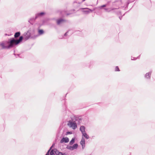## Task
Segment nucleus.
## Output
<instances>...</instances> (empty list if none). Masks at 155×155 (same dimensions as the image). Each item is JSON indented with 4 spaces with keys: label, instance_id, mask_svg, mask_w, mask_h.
Returning a JSON list of instances; mask_svg holds the SVG:
<instances>
[{
    "label": "nucleus",
    "instance_id": "nucleus-15",
    "mask_svg": "<svg viewBox=\"0 0 155 155\" xmlns=\"http://www.w3.org/2000/svg\"><path fill=\"white\" fill-rule=\"evenodd\" d=\"M20 32H17L15 33L14 35V37L15 38H17L20 36Z\"/></svg>",
    "mask_w": 155,
    "mask_h": 155
},
{
    "label": "nucleus",
    "instance_id": "nucleus-16",
    "mask_svg": "<svg viewBox=\"0 0 155 155\" xmlns=\"http://www.w3.org/2000/svg\"><path fill=\"white\" fill-rule=\"evenodd\" d=\"M78 146V144H77V143L74 144L73 146H72V149H73V150H74V149H76L77 148Z\"/></svg>",
    "mask_w": 155,
    "mask_h": 155
},
{
    "label": "nucleus",
    "instance_id": "nucleus-36",
    "mask_svg": "<svg viewBox=\"0 0 155 155\" xmlns=\"http://www.w3.org/2000/svg\"><path fill=\"white\" fill-rule=\"evenodd\" d=\"M129 2H127V5H128L129 4Z\"/></svg>",
    "mask_w": 155,
    "mask_h": 155
},
{
    "label": "nucleus",
    "instance_id": "nucleus-19",
    "mask_svg": "<svg viewBox=\"0 0 155 155\" xmlns=\"http://www.w3.org/2000/svg\"><path fill=\"white\" fill-rule=\"evenodd\" d=\"M44 33V31L43 30H39L38 31V33L40 35Z\"/></svg>",
    "mask_w": 155,
    "mask_h": 155
},
{
    "label": "nucleus",
    "instance_id": "nucleus-17",
    "mask_svg": "<svg viewBox=\"0 0 155 155\" xmlns=\"http://www.w3.org/2000/svg\"><path fill=\"white\" fill-rule=\"evenodd\" d=\"M74 141H75V139H74V138H72V139H71V140L69 144L70 145H72V144H73L74 143Z\"/></svg>",
    "mask_w": 155,
    "mask_h": 155
},
{
    "label": "nucleus",
    "instance_id": "nucleus-21",
    "mask_svg": "<svg viewBox=\"0 0 155 155\" xmlns=\"http://www.w3.org/2000/svg\"><path fill=\"white\" fill-rule=\"evenodd\" d=\"M66 148L69 150H73L72 147L68 145L66 147Z\"/></svg>",
    "mask_w": 155,
    "mask_h": 155
},
{
    "label": "nucleus",
    "instance_id": "nucleus-34",
    "mask_svg": "<svg viewBox=\"0 0 155 155\" xmlns=\"http://www.w3.org/2000/svg\"><path fill=\"white\" fill-rule=\"evenodd\" d=\"M52 147H52V146H51V147H50V149H50L51 150V148H52Z\"/></svg>",
    "mask_w": 155,
    "mask_h": 155
},
{
    "label": "nucleus",
    "instance_id": "nucleus-23",
    "mask_svg": "<svg viewBox=\"0 0 155 155\" xmlns=\"http://www.w3.org/2000/svg\"><path fill=\"white\" fill-rule=\"evenodd\" d=\"M140 55H139L138 57H137V58H135L134 57H132L131 58V60H136L137 58H139L140 57Z\"/></svg>",
    "mask_w": 155,
    "mask_h": 155
},
{
    "label": "nucleus",
    "instance_id": "nucleus-22",
    "mask_svg": "<svg viewBox=\"0 0 155 155\" xmlns=\"http://www.w3.org/2000/svg\"><path fill=\"white\" fill-rule=\"evenodd\" d=\"M115 71H119L120 70L118 67V66H116L115 68Z\"/></svg>",
    "mask_w": 155,
    "mask_h": 155
},
{
    "label": "nucleus",
    "instance_id": "nucleus-13",
    "mask_svg": "<svg viewBox=\"0 0 155 155\" xmlns=\"http://www.w3.org/2000/svg\"><path fill=\"white\" fill-rule=\"evenodd\" d=\"M37 18H35H35L33 17L32 18H30L29 20L28 21V22L30 23L31 24H32L33 23L32 22L34 21L35 19H36Z\"/></svg>",
    "mask_w": 155,
    "mask_h": 155
},
{
    "label": "nucleus",
    "instance_id": "nucleus-31",
    "mask_svg": "<svg viewBox=\"0 0 155 155\" xmlns=\"http://www.w3.org/2000/svg\"><path fill=\"white\" fill-rule=\"evenodd\" d=\"M119 18H120V19L121 20V19L122 18V16H120L119 17Z\"/></svg>",
    "mask_w": 155,
    "mask_h": 155
},
{
    "label": "nucleus",
    "instance_id": "nucleus-26",
    "mask_svg": "<svg viewBox=\"0 0 155 155\" xmlns=\"http://www.w3.org/2000/svg\"><path fill=\"white\" fill-rule=\"evenodd\" d=\"M65 153H63L62 152H60L58 155H65Z\"/></svg>",
    "mask_w": 155,
    "mask_h": 155
},
{
    "label": "nucleus",
    "instance_id": "nucleus-25",
    "mask_svg": "<svg viewBox=\"0 0 155 155\" xmlns=\"http://www.w3.org/2000/svg\"><path fill=\"white\" fill-rule=\"evenodd\" d=\"M106 5H102L99 8L100 9H101L103 7H105L106 6Z\"/></svg>",
    "mask_w": 155,
    "mask_h": 155
},
{
    "label": "nucleus",
    "instance_id": "nucleus-33",
    "mask_svg": "<svg viewBox=\"0 0 155 155\" xmlns=\"http://www.w3.org/2000/svg\"><path fill=\"white\" fill-rule=\"evenodd\" d=\"M118 13H117V14H121V12H120V11L118 12Z\"/></svg>",
    "mask_w": 155,
    "mask_h": 155
},
{
    "label": "nucleus",
    "instance_id": "nucleus-38",
    "mask_svg": "<svg viewBox=\"0 0 155 155\" xmlns=\"http://www.w3.org/2000/svg\"><path fill=\"white\" fill-rule=\"evenodd\" d=\"M91 155V154H90V155Z\"/></svg>",
    "mask_w": 155,
    "mask_h": 155
},
{
    "label": "nucleus",
    "instance_id": "nucleus-32",
    "mask_svg": "<svg viewBox=\"0 0 155 155\" xmlns=\"http://www.w3.org/2000/svg\"><path fill=\"white\" fill-rule=\"evenodd\" d=\"M71 14V13H67V14H66V15H69Z\"/></svg>",
    "mask_w": 155,
    "mask_h": 155
},
{
    "label": "nucleus",
    "instance_id": "nucleus-18",
    "mask_svg": "<svg viewBox=\"0 0 155 155\" xmlns=\"http://www.w3.org/2000/svg\"><path fill=\"white\" fill-rule=\"evenodd\" d=\"M54 152L55 154L57 155H58L60 152L57 149H54Z\"/></svg>",
    "mask_w": 155,
    "mask_h": 155
},
{
    "label": "nucleus",
    "instance_id": "nucleus-28",
    "mask_svg": "<svg viewBox=\"0 0 155 155\" xmlns=\"http://www.w3.org/2000/svg\"><path fill=\"white\" fill-rule=\"evenodd\" d=\"M14 54V55H15V57H16V58H17V56H16V55H17V56H18V57H19V55H20V54H17V55H16V54Z\"/></svg>",
    "mask_w": 155,
    "mask_h": 155
},
{
    "label": "nucleus",
    "instance_id": "nucleus-1",
    "mask_svg": "<svg viewBox=\"0 0 155 155\" xmlns=\"http://www.w3.org/2000/svg\"><path fill=\"white\" fill-rule=\"evenodd\" d=\"M23 39V37L21 36L18 40L12 38L9 39V41H3L0 42V50L8 49L13 47L21 42Z\"/></svg>",
    "mask_w": 155,
    "mask_h": 155
},
{
    "label": "nucleus",
    "instance_id": "nucleus-6",
    "mask_svg": "<svg viewBox=\"0 0 155 155\" xmlns=\"http://www.w3.org/2000/svg\"><path fill=\"white\" fill-rule=\"evenodd\" d=\"M80 9H82V12L86 14H88L93 11L92 10L88 8H81Z\"/></svg>",
    "mask_w": 155,
    "mask_h": 155
},
{
    "label": "nucleus",
    "instance_id": "nucleus-2",
    "mask_svg": "<svg viewBox=\"0 0 155 155\" xmlns=\"http://www.w3.org/2000/svg\"><path fill=\"white\" fill-rule=\"evenodd\" d=\"M67 125L69 127L72 128L73 130L75 129L77 127L76 123L72 118L71 120L68 121Z\"/></svg>",
    "mask_w": 155,
    "mask_h": 155
},
{
    "label": "nucleus",
    "instance_id": "nucleus-35",
    "mask_svg": "<svg viewBox=\"0 0 155 155\" xmlns=\"http://www.w3.org/2000/svg\"><path fill=\"white\" fill-rule=\"evenodd\" d=\"M54 143L52 144V146H52V147H53V146H54Z\"/></svg>",
    "mask_w": 155,
    "mask_h": 155
},
{
    "label": "nucleus",
    "instance_id": "nucleus-3",
    "mask_svg": "<svg viewBox=\"0 0 155 155\" xmlns=\"http://www.w3.org/2000/svg\"><path fill=\"white\" fill-rule=\"evenodd\" d=\"M72 118L76 123H77L78 124L81 123L82 120V118L81 116H75Z\"/></svg>",
    "mask_w": 155,
    "mask_h": 155
},
{
    "label": "nucleus",
    "instance_id": "nucleus-24",
    "mask_svg": "<svg viewBox=\"0 0 155 155\" xmlns=\"http://www.w3.org/2000/svg\"><path fill=\"white\" fill-rule=\"evenodd\" d=\"M51 150L49 149L48 150V152H47V153H46V154L45 155H49L50 153V152Z\"/></svg>",
    "mask_w": 155,
    "mask_h": 155
},
{
    "label": "nucleus",
    "instance_id": "nucleus-30",
    "mask_svg": "<svg viewBox=\"0 0 155 155\" xmlns=\"http://www.w3.org/2000/svg\"><path fill=\"white\" fill-rule=\"evenodd\" d=\"M85 0H81V1L80 2H78L79 3H81L84 1Z\"/></svg>",
    "mask_w": 155,
    "mask_h": 155
},
{
    "label": "nucleus",
    "instance_id": "nucleus-11",
    "mask_svg": "<svg viewBox=\"0 0 155 155\" xmlns=\"http://www.w3.org/2000/svg\"><path fill=\"white\" fill-rule=\"evenodd\" d=\"M80 130L81 131L82 134L86 132L85 127L84 126H81L80 127Z\"/></svg>",
    "mask_w": 155,
    "mask_h": 155
},
{
    "label": "nucleus",
    "instance_id": "nucleus-27",
    "mask_svg": "<svg viewBox=\"0 0 155 155\" xmlns=\"http://www.w3.org/2000/svg\"><path fill=\"white\" fill-rule=\"evenodd\" d=\"M69 31H67L64 34L63 36H66L67 35V34L68 33Z\"/></svg>",
    "mask_w": 155,
    "mask_h": 155
},
{
    "label": "nucleus",
    "instance_id": "nucleus-4",
    "mask_svg": "<svg viewBox=\"0 0 155 155\" xmlns=\"http://www.w3.org/2000/svg\"><path fill=\"white\" fill-rule=\"evenodd\" d=\"M152 73V71L147 73L144 75V78L148 80H150L151 79V75Z\"/></svg>",
    "mask_w": 155,
    "mask_h": 155
},
{
    "label": "nucleus",
    "instance_id": "nucleus-10",
    "mask_svg": "<svg viewBox=\"0 0 155 155\" xmlns=\"http://www.w3.org/2000/svg\"><path fill=\"white\" fill-rule=\"evenodd\" d=\"M65 21L64 19L61 18L57 20V25H59L60 24L64 22H65Z\"/></svg>",
    "mask_w": 155,
    "mask_h": 155
},
{
    "label": "nucleus",
    "instance_id": "nucleus-8",
    "mask_svg": "<svg viewBox=\"0 0 155 155\" xmlns=\"http://www.w3.org/2000/svg\"><path fill=\"white\" fill-rule=\"evenodd\" d=\"M69 141V139L67 137H63L60 141V143H62L64 142L65 143H68Z\"/></svg>",
    "mask_w": 155,
    "mask_h": 155
},
{
    "label": "nucleus",
    "instance_id": "nucleus-29",
    "mask_svg": "<svg viewBox=\"0 0 155 155\" xmlns=\"http://www.w3.org/2000/svg\"><path fill=\"white\" fill-rule=\"evenodd\" d=\"M67 134H72V132H67Z\"/></svg>",
    "mask_w": 155,
    "mask_h": 155
},
{
    "label": "nucleus",
    "instance_id": "nucleus-37",
    "mask_svg": "<svg viewBox=\"0 0 155 155\" xmlns=\"http://www.w3.org/2000/svg\"><path fill=\"white\" fill-rule=\"evenodd\" d=\"M91 63H93V62H91Z\"/></svg>",
    "mask_w": 155,
    "mask_h": 155
},
{
    "label": "nucleus",
    "instance_id": "nucleus-9",
    "mask_svg": "<svg viewBox=\"0 0 155 155\" xmlns=\"http://www.w3.org/2000/svg\"><path fill=\"white\" fill-rule=\"evenodd\" d=\"M80 144L81 145L82 147V149H83L85 147V141L84 138H82L81 142Z\"/></svg>",
    "mask_w": 155,
    "mask_h": 155
},
{
    "label": "nucleus",
    "instance_id": "nucleus-20",
    "mask_svg": "<svg viewBox=\"0 0 155 155\" xmlns=\"http://www.w3.org/2000/svg\"><path fill=\"white\" fill-rule=\"evenodd\" d=\"M54 150H51L50 152V155H55L54 154Z\"/></svg>",
    "mask_w": 155,
    "mask_h": 155
},
{
    "label": "nucleus",
    "instance_id": "nucleus-12",
    "mask_svg": "<svg viewBox=\"0 0 155 155\" xmlns=\"http://www.w3.org/2000/svg\"><path fill=\"white\" fill-rule=\"evenodd\" d=\"M117 9V8H111V9L110 8H104V9L105 10V11L107 12H110L111 11H113L114 12H115V10H116Z\"/></svg>",
    "mask_w": 155,
    "mask_h": 155
},
{
    "label": "nucleus",
    "instance_id": "nucleus-7",
    "mask_svg": "<svg viewBox=\"0 0 155 155\" xmlns=\"http://www.w3.org/2000/svg\"><path fill=\"white\" fill-rule=\"evenodd\" d=\"M45 13V12H41L40 13H38L35 14V18H40L41 17L43 16Z\"/></svg>",
    "mask_w": 155,
    "mask_h": 155
},
{
    "label": "nucleus",
    "instance_id": "nucleus-5",
    "mask_svg": "<svg viewBox=\"0 0 155 155\" xmlns=\"http://www.w3.org/2000/svg\"><path fill=\"white\" fill-rule=\"evenodd\" d=\"M24 35V39L27 40L30 38H32L31 37V33L30 31H28L27 32L25 33Z\"/></svg>",
    "mask_w": 155,
    "mask_h": 155
},
{
    "label": "nucleus",
    "instance_id": "nucleus-14",
    "mask_svg": "<svg viewBox=\"0 0 155 155\" xmlns=\"http://www.w3.org/2000/svg\"><path fill=\"white\" fill-rule=\"evenodd\" d=\"M82 134V136L84 137L86 139H88L89 138V136L87 135L86 132Z\"/></svg>",
    "mask_w": 155,
    "mask_h": 155
}]
</instances>
